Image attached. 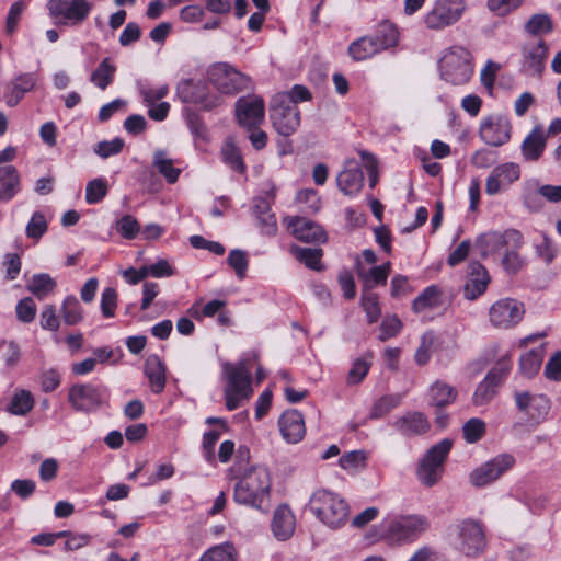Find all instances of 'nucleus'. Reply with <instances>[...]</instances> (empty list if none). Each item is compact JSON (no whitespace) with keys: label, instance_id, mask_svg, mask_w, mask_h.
<instances>
[{"label":"nucleus","instance_id":"nucleus-64","mask_svg":"<svg viewBox=\"0 0 561 561\" xmlns=\"http://www.w3.org/2000/svg\"><path fill=\"white\" fill-rule=\"evenodd\" d=\"M401 329V321L397 317H387L380 325L379 340L387 341L396 336Z\"/></svg>","mask_w":561,"mask_h":561},{"label":"nucleus","instance_id":"nucleus-52","mask_svg":"<svg viewBox=\"0 0 561 561\" xmlns=\"http://www.w3.org/2000/svg\"><path fill=\"white\" fill-rule=\"evenodd\" d=\"M124 148V140L122 138H114L112 140H103L98 142L93 151L102 159H107L112 156L118 154Z\"/></svg>","mask_w":561,"mask_h":561},{"label":"nucleus","instance_id":"nucleus-6","mask_svg":"<svg viewBox=\"0 0 561 561\" xmlns=\"http://www.w3.org/2000/svg\"><path fill=\"white\" fill-rule=\"evenodd\" d=\"M440 78L454 85L469 82L473 73L471 54L461 46H453L439 60Z\"/></svg>","mask_w":561,"mask_h":561},{"label":"nucleus","instance_id":"nucleus-48","mask_svg":"<svg viewBox=\"0 0 561 561\" xmlns=\"http://www.w3.org/2000/svg\"><path fill=\"white\" fill-rule=\"evenodd\" d=\"M519 247L520 244L514 245V243H512V248L510 250H505L504 256L501 261L503 268L508 274L513 275L518 273L525 265V260L517 252V248Z\"/></svg>","mask_w":561,"mask_h":561},{"label":"nucleus","instance_id":"nucleus-33","mask_svg":"<svg viewBox=\"0 0 561 561\" xmlns=\"http://www.w3.org/2000/svg\"><path fill=\"white\" fill-rule=\"evenodd\" d=\"M206 87L203 83L194 82L191 79L181 80L176 85V96L183 103L198 104L203 102Z\"/></svg>","mask_w":561,"mask_h":561},{"label":"nucleus","instance_id":"nucleus-38","mask_svg":"<svg viewBox=\"0 0 561 561\" xmlns=\"http://www.w3.org/2000/svg\"><path fill=\"white\" fill-rule=\"evenodd\" d=\"M543 360V351L538 347L520 356L519 373L526 378H533L540 369Z\"/></svg>","mask_w":561,"mask_h":561},{"label":"nucleus","instance_id":"nucleus-37","mask_svg":"<svg viewBox=\"0 0 561 561\" xmlns=\"http://www.w3.org/2000/svg\"><path fill=\"white\" fill-rule=\"evenodd\" d=\"M525 32L530 36H545L552 32L553 22L547 13H536L524 25Z\"/></svg>","mask_w":561,"mask_h":561},{"label":"nucleus","instance_id":"nucleus-3","mask_svg":"<svg viewBox=\"0 0 561 561\" xmlns=\"http://www.w3.org/2000/svg\"><path fill=\"white\" fill-rule=\"evenodd\" d=\"M222 375L227 381L225 387L226 407L229 411L238 409L242 401L248 400L253 390L251 375L244 362L238 364L224 363Z\"/></svg>","mask_w":561,"mask_h":561},{"label":"nucleus","instance_id":"nucleus-34","mask_svg":"<svg viewBox=\"0 0 561 561\" xmlns=\"http://www.w3.org/2000/svg\"><path fill=\"white\" fill-rule=\"evenodd\" d=\"M380 47L371 35L363 36L350 45L348 54L354 60H365L380 53Z\"/></svg>","mask_w":561,"mask_h":561},{"label":"nucleus","instance_id":"nucleus-53","mask_svg":"<svg viewBox=\"0 0 561 561\" xmlns=\"http://www.w3.org/2000/svg\"><path fill=\"white\" fill-rule=\"evenodd\" d=\"M117 232L125 239H135L139 233L140 227L135 217L125 215L116 221Z\"/></svg>","mask_w":561,"mask_h":561},{"label":"nucleus","instance_id":"nucleus-8","mask_svg":"<svg viewBox=\"0 0 561 561\" xmlns=\"http://www.w3.org/2000/svg\"><path fill=\"white\" fill-rule=\"evenodd\" d=\"M207 78L221 94L232 95L251 85L250 77L227 62H217L210 66Z\"/></svg>","mask_w":561,"mask_h":561},{"label":"nucleus","instance_id":"nucleus-42","mask_svg":"<svg viewBox=\"0 0 561 561\" xmlns=\"http://www.w3.org/2000/svg\"><path fill=\"white\" fill-rule=\"evenodd\" d=\"M237 551L232 543L224 542L214 546L203 553L199 561H236Z\"/></svg>","mask_w":561,"mask_h":561},{"label":"nucleus","instance_id":"nucleus-21","mask_svg":"<svg viewBox=\"0 0 561 561\" xmlns=\"http://www.w3.org/2000/svg\"><path fill=\"white\" fill-rule=\"evenodd\" d=\"M468 276L463 285V296L468 300H474L483 295L491 282L486 268L479 262L469 264Z\"/></svg>","mask_w":561,"mask_h":561},{"label":"nucleus","instance_id":"nucleus-16","mask_svg":"<svg viewBox=\"0 0 561 561\" xmlns=\"http://www.w3.org/2000/svg\"><path fill=\"white\" fill-rule=\"evenodd\" d=\"M524 312L523 304L515 299L504 298L490 307L489 319L494 328L510 329L523 319Z\"/></svg>","mask_w":561,"mask_h":561},{"label":"nucleus","instance_id":"nucleus-61","mask_svg":"<svg viewBox=\"0 0 561 561\" xmlns=\"http://www.w3.org/2000/svg\"><path fill=\"white\" fill-rule=\"evenodd\" d=\"M275 96H287L288 105H297L298 102H307L312 98L311 92L301 84L294 85L289 91L282 92L276 94Z\"/></svg>","mask_w":561,"mask_h":561},{"label":"nucleus","instance_id":"nucleus-36","mask_svg":"<svg viewBox=\"0 0 561 561\" xmlns=\"http://www.w3.org/2000/svg\"><path fill=\"white\" fill-rule=\"evenodd\" d=\"M115 65L110 58H104L91 73L90 81L101 90H105L114 80Z\"/></svg>","mask_w":561,"mask_h":561},{"label":"nucleus","instance_id":"nucleus-60","mask_svg":"<svg viewBox=\"0 0 561 561\" xmlns=\"http://www.w3.org/2000/svg\"><path fill=\"white\" fill-rule=\"evenodd\" d=\"M139 93L146 105H152L159 100H162L169 93L168 84H162L160 87H141L139 89Z\"/></svg>","mask_w":561,"mask_h":561},{"label":"nucleus","instance_id":"nucleus-19","mask_svg":"<svg viewBox=\"0 0 561 561\" xmlns=\"http://www.w3.org/2000/svg\"><path fill=\"white\" fill-rule=\"evenodd\" d=\"M336 183L344 195L356 196L364 186L362 164L355 159H347L336 176Z\"/></svg>","mask_w":561,"mask_h":561},{"label":"nucleus","instance_id":"nucleus-22","mask_svg":"<svg viewBox=\"0 0 561 561\" xmlns=\"http://www.w3.org/2000/svg\"><path fill=\"white\" fill-rule=\"evenodd\" d=\"M278 427L282 437L289 444H297L306 434L304 416L295 409L287 410L280 415Z\"/></svg>","mask_w":561,"mask_h":561},{"label":"nucleus","instance_id":"nucleus-10","mask_svg":"<svg viewBox=\"0 0 561 561\" xmlns=\"http://www.w3.org/2000/svg\"><path fill=\"white\" fill-rule=\"evenodd\" d=\"M287 96H274L270 105V117L275 130L282 136L293 135L300 125L297 105H288Z\"/></svg>","mask_w":561,"mask_h":561},{"label":"nucleus","instance_id":"nucleus-32","mask_svg":"<svg viewBox=\"0 0 561 561\" xmlns=\"http://www.w3.org/2000/svg\"><path fill=\"white\" fill-rule=\"evenodd\" d=\"M443 304L442 291L436 285L426 287L412 302L415 313H423L440 307Z\"/></svg>","mask_w":561,"mask_h":561},{"label":"nucleus","instance_id":"nucleus-35","mask_svg":"<svg viewBox=\"0 0 561 561\" xmlns=\"http://www.w3.org/2000/svg\"><path fill=\"white\" fill-rule=\"evenodd\" d=\"M57 286L56 280L46 273L34 274L27 283V290L36 298L44 299L51 294Z\"/></svg>","mask_w":561,"mask_h":561},{"label":"nucleus","instance_id":"nucleus-49","mask_svg":"<svg viewBox=\"0 0 561 561\" xmlns=\"http://www.w3.org/2000/svg\"><path fill=\"white\" fill-rule=\"evenodd\" d=\"M108 187L104 179H94L87 184L85 201L88 204L100 203L107 194Z\"/></svg>","mask_w":561,"mask_h":561},{"label":"nucleus","instance_id":"nucleus-51","mask_svg":"<svg viewBox=\"0 0 561 561\" xmlns=\"http://www.w3.org/2000/svg\"><path fill=\"white\" fill-rule=\"evenodd\" d=\"M296 202L305 205L302 208L307 213H317L321 207V199L313 188L301 190L297 193Z\"/></svg>","mask_w":561,"mask_h":561},{"label":"nucleus","instance_id":"nucleus-55","mask_svg":"<svg viewBox=\"0 0 561 561\" xmlns=\"http://www.w3.org/2000/svg\"><path fill=\"white\" fill-rule=\"evenodd\" d=\"M370 366L371 363L364 358H357L354 360L352 368L347 374V383L357 385L362 382V380L367 376Z\"/></svg>","mask_w":561,"mask_h":561},{"label":"nucleus","instance_id":"nucleus-1","mask_svg":"<svg viewBox=\"0 0 561 561\" xmlns=\"http://www.w3.org/2000/svg\"><path fill=\"white\" fill-rule=\"evenodd\" d=\"M272 481L268 470L263 466L247 469L233 486V501L239 505L263 510L270 499Z\"/></svg>","mask_w":561,"mask_h":561},{"label":"nucleus","instance_id":"nucleus-46","mask_svg":"<svg viewBox=\"0 0 561 561\" xmlns=\"http://www.w3.org/2000/svg\"><path fill=\"white\" fill-rule=\"evenodd\" d=\"M499 386L500 385L496 381L485 376L473 393V403L476 405H484L489 403L496 394Z\"/></svg>","mask_w":561,"mask_h":561},{"label":"nucleus","instance_id":"nucleus-24","mask_svg":"<svg viewBox=\"0 0 561 561\" xmlns=\"http://www.w3.org/2000/svg\"><path fill=\"white\" fill-rule=\"evenodd\" d=\"M37 80L36 72H24L14 77L7 88L5 103L9 106H15L27 92L35 88Z\"/></svg>","mask_w":561,"mask_h":561},{"label":"nucleus","instance_id":"nucleus-50","mask_svg":"<svg viewBox=\"0 0 561 561\" xmlns=\"http://www.w3.org/2000/svg\"><path fill=\"white\" fill-rule=\"evenodd\" d=\"M462 433L467 443H477L485 434V423L479 417H472L463 424Z\"/></svg>","mask_w":561,"mask_h":561},{"label":"nucleus","instance_id":"nucleus-30","mask_svg":"<svg viewBox=\"0 0 561 561\" xmlns=\"http://www.w3.org/2000/svg\"><path fill=\"white\" fill-rule=\"evenodd\" d=\"M145 374L149 379L151 390L160 393L165 387V366L157 355H150L145 362Z\"/></svg>","mask_w":561,"mask_h":561},{"label":"nucleus","instance_id":"nucleus-15","mask_svg":"<svg viewBox=\"0 0 561 561\" xmlns=\"http://www.w3.org/2000/svg\"><path fill=\"white\" fill-rule=\"evenodd\" d=\"M511 135L512 124L505 115H490L480 123L479 136L489 146H503L510 141Z\"/></svg>","mask_w":561,"mask_h":561},{"label":"nucleus","instance_id":"nucleus-12","mask_svg":"<svg viewBox=\"0 0 561 561\" xmlns=\"http://www.w3.org/2000/svg\"><path fill=\"white\" fill-rule=\"evenodd\" d=\"M514 465V456L510 454L497 455L473 469L469 474V481L477 488L485 486L496 481L502 474L512 469Z\"/></svg>","mask_w":561,"mask_h":561},{"label":"nucleus","instance_id":"nucleus-25","mask_svg":"<svg viewBox=\"0 0 561 561\" xmlns=\"http://www.w3.org/2000/svg\"><path fill=\"white\" fill-rule=\"evenodd\" d=\"M296 527V518L288 505H279L273 514L271 529L274 537L285 541L289 539Z\"/></svg>","mask_w":561,"mask_h":561},{"label":"nucleus","instance_id":"nucleus-4","mask_svg":"<svg viewBox=\"0 0 561 561\" xmlns=\"http://www.w3.org/2000/svg\"><path fill=\"white\" fill-rule=\"evenodd\" d=\"M430 526L431 523L424 515H399L385 524L383 537L391 543H411L426 533Z\"/></svg>","mask_w":561,"mask_h":561},{"label":"nucleus","instance_id":"nucleus-63","mask_svg":"<svg viewBox=\"0 0 561 561\" xmlns=\"http://www.w3.org/2000/svg\"><path fill=\"white\" fill-rule=\"evenodd\" d=\"M524 0H488V8L497 15H506L516 10Z\"/></svg>","mask_w":561,"mask_h":561},{"label":"nucleus","instance_id":"nucleus-45","mask_svg":"<svg viewBox=\"0 0 561 561\" xmlns=\"http://www.w3.org/2000/svg\"><path fill=\"white\" fill-rule=\"evenodd\" d=\"M61 313L64 322L68 325H75L83 318L82 308L75 296H68L65 298L61 306Z\"/></svg>","mask_w":561,"mask_h":561},{"label":"nucleus","instance_id":"nucleus-59","mask_svg":"<svg viewBox=\"0 0 561 561\" xmlns=\"http://www.w3.org/2000/svg\"><path fill=\"white\" fill-rule=\"evenodd\" d=\"M117 307V293L114 288L107 287L103 290L101 296V310L105 318L114 317V311Z\"/></svg>","mask_w":561,"mask_h":561},{"label":"nucleus","instance_id":"nucleus-11","mask_svg":"<svg viewBox=\"0 0 561 561\" xmlns=\"http://www.w3.org/2000/svg\"><path fill=\"white\" fill-rule=\"evenodd\" d=\"M465 11V0H436L424 23L430 30H443L458 22Z\"/></svg>","mask_w":561,"mask_h":561},{"label":"nucleus","instance_id":"nucleus-47","mask_svg":"<svg viewBox=\"0 0 561 561\" xmlns=\"http://www.w3.org/2000/svg\"><path fill=\"white\" fill-rule=\"evenodd\" d=\"M34 400L30 391L20 390L13 397L9 405V411L15 415H25L32 410Z\"/></svg>","mask_w":561,"mask_h":561},{"label":"nucleus","instance_id":"nucleus-2","mask_svg":"<svg viewBox=\"0 0 561 561\" xmlns=\"http://www.w3.org/2000/svg\"><path fill=\"white\" fill-rule=\"evenodd\" d=\"M309 510L331 529L341 528L350 517L348 503L339 493L327 489H318L311 494Z\"/></svg>","mask_w":561,"mask_h":561},{"label":"nucleus","instance_id":"nucleus-43","mask_svg":"<svg viewBox=\"0 0 561 561\" xmlns=\"http://www.w3.org/2000/svg\"><path fill=\"white\" fill-rule=\"evenodd\" d=\"M221 154L224 161L234 171L242 173L245 170V165L239 148L236 146L232 138H227L222 148Z\"/></svg>","mask_w":561,"mask_h":561},{"label":"nucleus","instance_id":"nucleus-31","mask_svg":"<svg viewBox=\"0 0 561 561\" xmlns=\"http://www.w3.org/2000/svg\"><path fill=\"white\" fill-rule=\"evenodd\" d=\"M20 190V175L13 165L0 168V199L11 201Z\"/></svg>","mask_w":561,"mask_h":561},{"label":"nucleus","instance_id":"nucleus-44","mask_svg":"<svg viewBox=\"0 0 561 561\" xmlns=\"http://www.w3.org/2000/svg\"><path fill=\"white\" fill-rule=\"evenodd\" d=\"M291 252L294 253L295 257L299 262L304 263L307 267L316 271L321 270V249L293 247Z\"/></svg>","mask_w":561,"mask_h":561},{"label":"nucleus","instance_id":"nucleus-29","mask_svg":"<svg viewBox=\"0 0 561 561\" xmlns=\"http://www.w3.org/2000/svg\"><path fill=\"white\" fill-rule=\"evenodd\" d=\"M428 396L430 404L440 410L456 400L458 391L445 381L436 380L431 385Z\"/></svg>","mask_w":561,"mask_h":561},{"label":"nucleus","instance_id":"nucleus-28","mask_svg":"<svg viewBox=\"0 0 561 561\" xmlns=\"http://www.w3.org/2000/svg\"><path fill=\"white\" fill-rule=\"evenodd\" d=\"M546 135L541 126H536L522 144V154L526 161H537L546 148Z\"/></svg>","mask_w":561,"mask_h":561},{"label":"nucleus","instance_id":"nucleus-23","mask_svg":"<svg viewBox=\"0 0 561 561\" xmlns=\"http://www.w3.org/2000/svg\"><path fill=\"white\" fill-rule=\"evenodd\" d=\"M287 227L291 233L300 241L323 243L327 241V233L317 222L305 217H291L288 219Z\"/></svg>","mask_w":561,"mask_h":561},{"label":"nucleus","instance_id":"nucleus-20","mask_svg":"<svg viewBox=\"0 0 561 561\" xmlns=\"http://www.w3.org/2000/svg\"><path fill=\"white\" fill-rule=\"evenodd\" d=\"M520 176L519 165L506 162L495 167L486 179L485 193L490 196L496 195L507 188Z\"/></svg>","mask_w":561,"mask_h":561},{"label":"nucleus","instance_id":"nucleus-13","mask_svg":"<svg viewBox=\"0 0 561 561\" xmlns=\"http://www.w3.org/2000/svg\"><path fill=\"white\" fill-rule=\"evenodd\" d=\"M510 243L514 245L522 244V234L514 229L505 230L504 232L489 231L480 234L474 247L479 251L482 259L494 256L504 250Z\"/></svg>","mask_w":561,"mask_h":561},{"label":"nucleus","instance_id":"nucleus-5","mask_svg":"<svg viewBox=\"0 0 561 561\" xmlns=\"http://www.w3.org/2000/svg\"><path fill=\"white\" fill-rule=\"evenodd\" d=\"M455 548L468 558L480 557L486 548V539L480 522L462 519L450 527Z\"/></svg>","mask_w":561,"mask_h":561},{"label":"nucleus","instance_id":"nucleus-58","mask_svg":"<svg viewBox=\"0 0 561 561\" xmlns=\"http://www.w3.org/2000/svg\"><path fill=\"white\" fill-rule=\"evenodd\" d=\"M36 314V305L31 297L21 299L16 305V317L21 322L30 323Z\"/></svg>","mask_w":561,"mask_h":561},{"label":"nucleus","instance_id":"nucleus-14","mask_svg":"<svg viewBox=\"0 0 561 561\" xmlns=\"http://www.w3.org/2000/svg\"><path fill=\"white\" fill-rule=\"evenodd\" d=\"M47 8L53 18H61L66 24L79 25L89 16L92 4L87 0H49Z\"/></svg>","mask_w":561,"mask_h":561},{"label":"nucleus","instance_id":"nucleus-54","mask_svg":"<svg viewBox=\"0 0 561 561\" xmlns=\"http://www.w3.org/2000/svg\"><path fill=\"white\" fill-rule=\"evenodd\" d=\"M227 261L228 264L234 270L237 276L242 279L247 274L249 265L247 253L239 249L232 250L230 251Z\"/></svg>","mask_w":561,"mask_h":561},{"label":"nucleus","instance_id":"nucleus-26","mask_svg":"<svg viewBox=\"0 0 561 561\" xmlns=\"http://www.w3.org/2000/svg\"><path fill=\"white\" fill-rule=\"evenodd\" d=\"M548 57V46L543 39L523 47L524 68L531 75H540Z\"/></svg>","mask_w":561,"mask_h":561},{"label":"nucleus","instance_id":"nucleus-17","mask_svg":"<svg viewBox=\"0 0 561 561\" xmlns=\"http://www.w3.org/2000/svg\"><path fill=\"white\" fill-rule=\"evenodd\" d=\"M514 399L517 409L535 424L542 422L549 413L550 400L545 394L515 391Z\"/></svg>","mask_w":561,"mask_h":561},{"label":"nucleus","instance_id":"nucleus-41","mask_svg":"<svg viewBox=\"0 0 561 561\" xmlns=\"http://www.w3.org/2000/svg\"><path fill=\"white\" fill-rule=\"evenodd\" d=\"M371 37L377 42L378 46H381L380 50L382 51L398 44L399 32L393 24L383 22L379 24L376 34L371 35Z\"/></svg>","mask_w":561,"mask_h":561},{"label":"nucleus","instance_id":"nucleus-9","mask_svg":"<svg viewBox=\"0 0 561 561\" xmlns=\"http://www.w3.org/2000/svg\"><path fill=\"white\" fill-rule=\"evenodd\" d=\"M110 392L101 385L81 383L70 388L68 401L79 412L90 413L106 404Z\"/></svg>","mask_w":561,"mask_h":561},{"label":"nucleus","instance_id":"nucleus-7","mask_svg":"<svg viewBox=\"0 0 561 561\" xmlns=\"http://www.w3.org/2000/svg\"><path fill=\"white\" fill-rule=\"evenodd\" d=\"M451 446V440L445 438L427 450L416 470V477L421 484L431 488L438 483L444 471V462Z\"/></svg>","mask_w":561,"mask_h":561},{"label":"nucleus","instance_id":"nucleus-18","mask_svg":"<svg viewBox=\"0 0 561 561\" xmlns=\"http://www.w3.org/2000/svg\"><path fill=\"white\" fill-rule=\"evenodd\" d=\"M264 100L257 95L240 98L236 102V116L238 123L247 129L259 127L264 121Z\"/></svg>","mask_w":561,"mask_h":561},{"label":"nucleus","instance_id":"nucleus-57","mask_svg":"<svg viewBox=\"0 0 561 561\" xmlns=\"http://www.w3.org/2000/svg\"><path fill=\"white\" fill-rule=\"evenodd\" d=\"M4 347L5 351L2 355L4 364L9 368H13L18 365L21 358V350L16 342L14 341H0V348Z\"/></svg>","mask_w":561,"mask_h":561},{"label":"nucleus","instance_id":"nucleus-40","mask_svg":"<svg viewBox=\"0 0 561 561\" xmlns=\"http://www.w3.org/2000/svg\"><path fill=\"white\" fill-rule=\"evenodd\" d=\"M403 396L400 393L385 394L376 400L370 409L369 417L381 419L401 404Z\"/></svg>","mask_w":561,"mask_h":561},{"label":"nucleus","instance_id":"nucleus-39","mask_svg":"<svg viewBox=\"0 0 561 561\" xmlns=\"http://www.w3.org/2000/svg\"><path fill=\"white\" fill-rule=\"evenodd\" d=\"M152 163L158 172L163 175L169 183L173 184L178 181L181 170L173 167V161L167 156L165 151H154Z\"/></svg>","mask_w":561,"mask_h":561},{"label":"nucleus","instance_id":"nucleus-27","mask_svg":"<svg viewBox=\"0 0 561 561\" xmlns=\"http://www.w3.org/2000/svg\"><path fill=\"white\" fill-rule=\"evenodd\" d=\"M392 426L405 436L420 435L430 428L426 416L416 411H410L397 417Z\"/></svg>","mask_w":561,"mask_h":561},{"label":"nucleus","instance_id":"nucleus-56","mask_svg":"<svg viewBox=\"0 0 561 561\" xmlns=\"http://www.w3.org/2000/svg\"><path fill=\"white\" fill-rule=\"evenodd\" d=\"M47 230V221L44 215L35 211L26 226V236L32 239H39Z\"/></svg>","mask_w":561,"mask_h":561},{"label":"nucleus","instance_id":"nucleus-62","mask_svg":"<svg viewBox=\"0 0 561 561\" xmlns=\"http://www.w3.org/2000/svg\"><path fill=\"white\" fill-rule=\"evenodd\" d=\"M362 306L367 314L369 323L376 322L381 313L378 298L375 294H367L362 297Z\"/></svg>","mask_w":561,"mask_h":561}]
</instances>
